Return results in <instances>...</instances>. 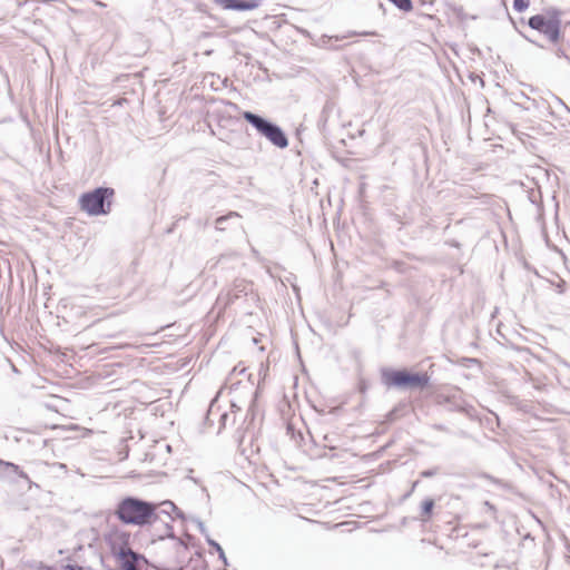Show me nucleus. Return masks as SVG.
Here are the masks:
<instances>
[{
	"label": "nucleus",
	"instance_id": "1",
	"mask_svg": "<svg viewBox=\"0 0 570 570\" xmlns=\"http://www.w3.org/2000/svg\"><path fill=\"white\" fill-rule=\"evenodd\" d=\"M156 510L154 503L128 497L118 503L115 515L125 524L142 527L156 520Z\"/></svg>",
	"mask_w": 570,
	"mask_h": 570
},
{
	"label": "nucleus",
	"instance_id": "2",
	"mask_svg": "<svg viewBox=\"0 0 570 570\" xmlns=\"http://www.w3.org/2000/svg\"><path fill=\"white\" fill-rule=\"evenodd\" d=\"M108 552L106 560L112 561L119 570H126L135 566L137 556L131 550L129 537L124 532H115L107 538Z\"/></svg>",
	"mask_w": 570,
	"mask_h": 570
},
{
	"label": "nucleus",
	"instance_id": "3",
	"mask_svg": "<svg viewBox=\"0 0 570 570\" xmlns=\"http://www.w3.org/2000/svg\"><path fill=\"white\" fill-rule=\"evenodd\" d=\"M382 382L386 387L424 389L429 385L430 376L424 372H410L403 370H384Z\"/></svg>",
	"mask_w": 570,
	"mask_h": 570
},
{
	"label": "nucleus",
	"instance_id": "4",
	"mask_svg": "<svg viewBox=\"0 0 570 570\" xmlns=\"http://www.w3.org/2000/svg\"><path fill=\"white\" fill-rule=\"evenodd\" d=\"M528 24L551 43H557L561 38V20L557 12L547 11L534 14L530 17Z\"/></svg>",
	"mask_w": 570,
	"mask_h": 570
},
{
	"label": "nucleus",
	"instance_id": "5",
	"mask_svg": "<svg viewBox=\"0 0 570 570\" xmlns=\"http://www.w3.org/2000/svg\"><path fill=\"white\" fill-rule=\"evenodd\" d=\"M114 196V189L111 188H97L92 191L83 194L80 199V208L89 215L106 214L109 210L110 203L107 202V209L105 208V202Z\"/></svg>",
	"mask_w": 570,
	"mask_h": 570
},
{
	"label": "nucleus",
	"instance_id": "6",
	"mask_svg": "<svg viewBox=\"0 0 570 570\" xmlns=\"http://www.w3.org/2000/svg\"><path fill=\"white\" fill-rule=\"evenodd\" d=\"M243 118L252 124L263 136H265L273 145L278 148H285L288 145V140L279 127L267 122L259 116L244 111Z\"/></svg>",
	"mask_w": 570,
	"mask_h": 570
},
{
	"label": "nucleus",
	"instance_id": "7",
	"mask_svg": "<svg viewBox=\"0 0 570 570\" xmlns=\"http://www.w3.org/2000/svg\"><path fill=\"white\" fill-rule=\"evenodd\" d=\"M434 500L431 498H428L422 501L421 503V512H420V519L423 522H429L432 519L433 515V509H434Z\"/></svg>",
	"mask_w": 570,
	"mask_h": 570
},
{
	"label": "nucleus",
	"instance_id": "8",
	"mask_svg": "<svg viewBox=\"0 0 570 570\" xmlns=\"http://www.w3.org/2000/svg\"><path fill=\"white\" fill-rule=\"evenodd\" d=\"M219 2L228 9H245L246 6L242 0H219Z\"/></svg>",
	"mask_w": 570,
	"mask_h": 570
},
{
	"label": "nucleus",
	"instance_id": "9",
	"mask_svg": "<svg viewBox=\"0 0 570 570\" xmlns=\"http://www.w3.org/2000/svg\"><path fill=\"white\" fill-rule=\"evenodd\" d=\"M392 3H394L399 9L403 11H410L412 10V2L411 0H390Z\"/></svg>",
	"mask_w": 570,
	"mask_h": 570
},
{
	"label": "nucleus",
	"instance_id": "10",
	"mask_svg": "<svg viewBox=\"0 0 570 570\" xmlns=\"http://www.w3.org/2000/svg\"><path fill=\"white\" fill-rule=\"evenodd\" d=\"M530 7V0H514L513 9L518 12H523Z\"/></svg>",
	"mask_w": 570,
	"mask_h": 570
},
{
	"label": "nucleus",
	"instance_id": "11",
	"mask_svg": "<svg viewBox=\"0 0 570 570\" xmlns=\"http://www.w3.org/2000/svg\"><path fill=\"white\" fill-rule=\"evenodd\" d=\"M65 570H85L82 567L79 566H67Z\"/></svg>",
	"mask_w": 570,
	"mask_h": 570
}]
</instances>
